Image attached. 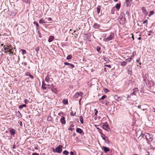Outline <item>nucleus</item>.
<instances>
[{
  "label": "nucleus",
  "mask_w": 155,
  "mask_h": 155,
  "mask_svg": "<svg viewBox=\"0 0 155 155\" xmlns=\"http://www.w3.org/2000/svg\"><path fill=\"white\" fill-rule=\"evenodd\" d=\"M32 155H39L38 153H32Z\"/></svg>",
  "instance_id": "603ef678"
},
{
  "label": "nucleus",
  "mask_w": 155,
  "mask_h": 155,
  "mask_svg": "<svg viewBox=\"0 0 155 155\" xmlns=\"http://www.w3.org/2000/svg\"><path fill=\"white\" fill-rule=\"evenodd\" d=\"M34 24L36 25L37 26V28H38V27L39 26V25H38V23L37 21H34Z\"/></svg>",
  "instance_id": "473e14b6"
},
{
  "label": "nucleus",
  "mask_w": 155,
  "mask_h": 155,
  "mask_svg": "<svg viewBox=\"0 0 155 155\" xmlns=\"http://www.w3.org/2000/svg\"><path fill=\"white\" fill-rule=\"evenodd\" d=\"M104 67H109L110 68H111V66L110 65H105Z\"/></svg>",
  "instance_id": "49530a36"
},
{
  "label": "nucleus",
  "mask_w": 155,
  "mask_h": 155,
  "mask_svg": "<svg viewBox=\"0 0 155 155\" xmlns=\"http://www.w3.org/2000/svg\"><path fill=\"white\" fill-rule=\"evenodd\" d=\"M3 45H3V44H1V46H3Z\"/></svg>",
  "instance_id": "774afa93"
},
{
  "label": "nucleus",
  "mask_w": 155,
  "mask_h": 155,
  "mask_svg": "<svg viewBox=\"0 0 155 155\" xmlns=\"http://www.w3.org/2000/svg\"><path fill=\"white\" fill-rule=\"evenodd\" d=\"M22 1L23 2H25L27 3H28L29 1V0H22Z\"/></svg>",
  "instance_id": "37998d69"
},
{
  "label": "nucleus",
  "mask_w": 155,
  "mask_h": 155,
  "mask_svg": "<svg viewBox=\"0 0 155 155\" xmlns=\"http://www.w3.org/2000/svg\"><path fill=\"white\" fill-rule=\"evenodd\" d=\"M131 60V58H128L126 59L125 60V61L126 62L127 61H128L129 62H130Z\"/></svg>",
  "instance_id": "4c0bfd02"
},
{
  "label": "nucleus",
  "mask_w": 155,
  "mask_h": 155,
  "mask_svg": "<svg viewBox=\"0 0 155 155\" xmlns=\"http://www.w3.org/2000/svg\"><path fill=\"white\" fill-rule=\"evenodd\" d=\"M114 37V34L112 33L108 37L104 38V41H108L113 39Z\"/></svg>",
  "instance_id": "7ed1b4c3"
},
{
  "label": "nucleus",
  "mask_w": 155,
  "mask_h": 155,
  "mask_svg": "<svg viewBox=\"0 0 155 155\" xmlns=\"http://www.w3.org/2000/svg\"><path fill=\"white\" fill-rule=\"evenodd\" d=\"M116 97H117V99L116 98V97H115V98H116V100H117V101H119V97H118L117 96Z\"/></svg>",
  "instance_id": "13d9d810"
},
{
  "label": "nucleus",
  "mask_w": 155,
  "mask_h": 155,
  "mask_svg": "<svg viewBox=\"0 0 155 155\" xmlns=\"http://www.w3.org/2000/svg\"><path fill=\"white\" fill-rule=\"evenodd\" d=\"M138 91V88H135L133 89V92L130 94V95H135Z\"/></svg>",
  "instance_id": "1a4fd4ad"
},
{
  "label": "nucleus",
  "mask_w": 155,
  "mask_h": 155,
  "mask_svg": "<svg viewBox=\"0 0 155 155\" xmlns=\"http://www.w3.org/2000/svg\"><path fill=\"white\" fill-rule=\"evenodd\" d=\"M12 49H13L12 47L11 49H10L9 50H8L7 51V52H9L10 53H12V54H13V52L12 51Z\"/></svg>",
  "instance_id": "72a5a7b5"
},
{
  "label": "nucleus",
  "mask_w": 155,
  "mask_h": 155,
  "mask_svg": "<svg viewBox=\"0 0 155 155\" xmlns=\"http://www.w3.org/2000/svg\"><path fill=\"white\" fill-rule=\"evenodd\" d=\"M103 149L105 152V153H106L107 152L109 151L110 150V149L108 148L105 147H103Z\"/></svg>",
  "instance_id": "a211bd4d"
},
{
  "label": "nucleus",
  "mask_w": 155,
  "mask_h": 155,
  "mask_svg": "<svg viewBox=\"0 0 155 155\" xmlns=\"http://www.w3.org/2000/svg\"><path fill=\"white\" fill-rule=\"evenodd\" d=\"M101 49V47L99 46L97 47V50L98 52H99Z\"/></svg>",
  "instance_id": "58836bf2"
},
{
  "label": "nucleus",
  "mask_w": 155,
  "mask_h": 155,
  "mask_svg": "<svg viewBox=\"0 0 155 155\" xmlns=\"http://www.w3.org/2000/svg\"><path fill=\"white\" fill-rule=\"evenodd\" d=\"M121 65L122 66H125L127 64V62L125 61H121L120 62Z\"/></svg>",
  "instance_id": "aec40b11"
},
{
  "label": "nucleus",
  "mask_w": 155,
  "mask_h": 155,
  "mask_svg": "<svg viewBox=\"0 0 155 155\" xmlns=\"http://www.w3.org/2000/svg\"><path fill=\"white\" fill-rule=\"evenodd\" d=\"M148 21L147 20H145V21H144L143 23V24H145V23H146V22H147Z\"/></svg>",
  "instance_id": "864d4df0"
},
{
  "label": "nucleus",
  "mask_w": 155,
  "mask_h": 155,
  "mask_svg": "<svg viewBox=\"0 0 155 155\" xmlns=\"http://www.w3.org/2000/svg\"><path fill=\"white\" fill-rule=\"evenodd\" d=\"M80 121L81 124H83L84 123L83 120V118L82 116H80Z\"/></svg>",
  "instance_id": "bb28decb"
},
{
  "label": "nucleus",
  "mask_w": 155,
  "mask_h": 155,
  "mask_svg": "<svg viewBox=\"0 0 155 155\" xmlns=\"http://www.w3.org/2000/svg\"><path fill=\"white\" fill-rule=\"evenodd\" d=\"M146 138L147 140L149 141H151L153 140V136L149 134H146Z\"/></svg>",
  "instance_id": "39448f33"
},
{
  "label": "nucleus",
  "mask_w": 155,
  "mask_h": 155,
  "mask_svg": "<svg viewBox=\"0 0 155 155\" xmlns=\"http://www.w3.org/2000/svg\"><path fill=\"white\" fill-rule=\"evenodd\" d=\"M15 145H14L12 147V148L14 149L15 148Z\"/></svg>",
  "instance_id": "052dcab7"
},
{
  "label": "nucleus",
  "mask_w": 155,
  "mask_h": 155,
  "mask_svg": "<svg viewBox=\"0 0 155 155\" xmlns=\"http://www.w3.org/2000/svg\"><path fill=\"white\" fill-rule=\"evenodd\" d=\"M97 128V129H98V131H99V130H100V132H101V131H102V130H101V129H100L99 128H98V127Z\"/></svg>",
  "instance_id": "4d7b16f0"
},
{
  "label": "nucleus",
  "mask_w": 155,
  "mask_h": 155,
  "mask_svg": "<svg viewBox=\"0 0 155 155\" xmlns=\"http://www.w3.org/2000/svg\"><path fill=\"white\" fill-rule=\"evenodd\" d=\"M107 96L106 95H103L99 99V100H104V99Z\"/></svg>",
  "instance_id": "7c9ffc66"
},
{
  "label": "nucleus",
  "mask_w": 155,
  "mask_h": 155,
  "mask_svg": "<svg viewBox=\"0 0 155 155\" xmlns=\"http://www.w3.org/2000/svg\"><path fill=\"white\" fill-rule=\"evenodd\" d=\"M97 12L98 13H99L100 11V8L98 7L97 8Z\"/></svg>",
  "instance_id": "a19ab883"
},
{
  "label": "nucleus",
  "mask_w": 155,
  "mask_h": 155,
  "mask_svg": "<svg viewBox=\"0 0 155 155\" xmlns=\"http://www.w3.org/2000/svg\"><path fill=\"white\" fill-rule=\"evenodd\" d=\"M104 91L105 93H107L108 91L107 89H105V90H104Z\"/></svg>",
  "instance_id": "6e6d98bb"
},
{
  "label": "nucleus",
  "mask_w": 155,
  "mask_h": 155,
  "mask_svg": "<svg viewBox=\"0 0 155 155\" xmlns=\"http://www.w3.org/2000/svg\"><path fill=\"white\" fill-rule=\"evenodd\" d=\"M28 101L26 99L25 100V104H27Z\"/></svg>",
  "instance_id": "09e8293b"
},
{
  "label": "nucleus",
  "mask_w": 155,
  "mask_h": 155,
  "mask_svg": "<svg viewBox=\"0 0 155 155\" xmlns=\"http://www.w3.org/2000/svg\"><path fill=\"white\" fill-rule=\"evenodd\" d=\"M76 131L77 132L81 134H84L83 131V130L81 129V128H77L76 130Z\"/></svg>",
  "instance_id": "9d476101"
},
{
  "label": "nucleus",
  "mask_w": 155,
  "mask_h": 155,
  "mask_svg": "<svg viewBox=\"0 0 155 155\" xmlns=\"http://www.w3.org/2000/svg\"><path fill=\"white\" fill-rule=\"evenodd\" d=\"M95 71V70L94 69H92L91 70V71L92 72H93V71Z\"/></svg>",
  "instance_id": "bf43d9fd"
},
{
  "label": "nucleus",
  "mask_w": 155,
  "mask_h": 155,
  "mask_svg": "<svg viewBox=\"0 0 155 155\" xmlns=\"http://www.w3.org/2000/svg\"><path fill=\"white\" fill-rule=\"evenodd\" d=\"M21 51H22L23 54H25L26 53V51L24 49H22Z\"/></svg>",
  "instance_id": "79ce46f5"
},
{
  "label": "nucleus",
  "mask_w": 155,
  "mask_h": 155,
  "mask_svg": "<svg viewBox=\"0 0 155 155\" xmlns=\"http://www.w3.org/2000/svg\"><path fill=\"white\" fill-rule=\"evenodd\" d=\"M26 105L25 104H22L19 106V108H21L24 107H26Z\"/></svg>",
  "instance_id": "2f4dec72"
},
{
  "label": "nucleus",
  "mask_w": 155,
  "mask_h": 155,
  "mask_svg": "<svg viewBox=\"0 0 155 155\" xmlns=\"http://www.w3.org/2000/svg\"><path fill=\"white\" fill-rule=\"evenodd\" d=\"M25 75L26 76H29L30 78H33V77L30 74V73L27 72L26 73Z\"/></svg>",
  "instance_id": "b1692460"
},
{
  "label": "nucleus",
  "mask_w": 155,
  "mask_h": 155,
  "mask_svg": "<svg viewBox=\"0 0 155 155\" xmlns=\"http://www.w3.org/2000/svg\"><path fill=\"white\" fill-rule=\"evenodd\" d=\"M99 132L101 134V136L102 137L103 139L105 142H106V138H107V137L104 134L102 133V132H100V130L99 131Z\"/></svg>",
  "instance_id": "6e6552de"
},
{
  "label": "nucleus",
  "mask_w": 155,
  "mask_h": 155,
  "mask_svg": "<svg viewBox=\"0 0 155 155\" xmlns=\"http://www.w3.org/2000/svg\"><path fill=\"white\" fill-rule=\"evenodd\" d=\"M10 132L12 135H14L15 134V130L11 129L10 130Z\"/></svg>",
  "instance_id": "f3484780"
},
{
  "label": "nucleus",
  "mask_w": 155,
  "mask_h": 155,
  "mask_svg": "<svg viewBox=\"0 0 155 155\" xmlns=\"http://www.w3.org/2000/svg\"><path fill=\"white\" fill-rule=\"evenodd\" d=\"M79 96V93L78 92H77L74 96V97L75 98H78Z\"/></svg>",
  "instance_id": "393cba45"
},
{
  "label": "nucleus",
  "mask_w": 155,
  "mask_h": 155,
  "mask_svg": "<svg viewBox=\"0 0 155 155\" xmlns=\"http://www.w3.org/2000/svg\"><path fill=\"white\" fill-rule=\"evenodd\" d=\"M130 97V96L129 95H127V98L128 99V98H129Z\"/></svg>",
  "instance_id": "69168bd1"
},
{
  "label": "nucleus",
  "mask_w": 155,
  "mask_h": 155,
  "mask_svg": "<svg viewBox=\"0 0 155 155\" xmlns=\"http://www.w3.org/2000/svg\"><path fill=\"white\" fill-rule=\"evenodd\" d=\"M126 14H129V12H128V11H127L126 12Z\"/></svg>",
  "instance_id": "338daca9"
},
{
  "label": "nucleus",
  "mask_w": 155,
  "mask_h": 155,
  "mask_svg": "<svg viewBox=\"0 0 155 155\" xmlns=\"http://www.w3.org/2000/svg\"><path fill=\"white\" fill-rule=\"evenodd\" d=\"M54 39V38L53 36H50L49 38L48 41L49 42H51L53 41Z\"/></svg>",
  "instance_id": "6ab92c4d"
},
{
  "label": "nucleus",
  "mask_w": 155,
  "mask_h": 155,
  "mask_svg": "<svg viewBox=\"0 0 155 155\" xmlns=\"http://www.w3.org/2000/svg\"><path fill=\"white\" fill-rule=\"evenodd\" d=\"M138 40H140V39H141V37H138Z\"/></svg>",
  "instance_id": "0e129e2a"
},
{
  "label": "nucleus",
  "mask_w": 155,
  "mask_h": 155,
  "mask_svg": "<svg viewBox=\"0 0 155 155\" xmlns=\"http://www.w3.org/2000/svg\"><path fill=\"white\" fill-rule=\"evenodd\" d=\"M62 102L64 104H68V101L67 100L64 99L62 101Z\"/></svg>",
  "instance_id": "5701e85b"
},
{
  "label": "nucleus",
  "mask_w": 155,
  "mask_h": 155,
  "mask_svg": "<svg viewBox=\"0 0 155 155\" xmlns=\"http://www.w3.org/2000/svg\"><path fill=\"white\" fill-rule=\"evenodd\" d=\"M60 121L61 123L63 124H65V118L63 116H62L61 117L60 119Z\"/></svg>",
  "instance_id": "f8f14e48"
},
{
  "label": "nucleus",
  "mask_w": 155,
  "mask_h": 155,
  "mask_svg": "<svg viewBox=\"0 0 155 155\" xmlns=\"http://www.w3.org/2000/svg\"><path fill=\"white\" fill-rule=\"evenodd\" d=\"M17 30L20 33H23L25 32V28L22 25H20L18 27Z\"/></svg>",
  "instance_id": "20e7f679"
},
{
  "label": "nucleus",
  "mask_w": 155,
  "mask_h": 155,
  "mask_svg": "<svg viewBox=\"0 0 155 155\" xmlns=\"http://www.w3.org/2000/svg\"><path fill=\"white\" fill-rule=\"evenodd\" d=\"M52 117L50 116V117H48L47 118V120L48 121H51L52 120Z\"/></svg>",
  "instance_id": "e433bc0d"
},
{
  "label": "nucleus",
  "mask_w": 155,
  "mask_h": 155,
  "mask_svg": "<svg viewBox=\"0 0 155 155\" xmlns=\"http://www.w3.org/2000/svg\"><path fill=\"white\" fill-rule=\"evenodd\" d=\"M64 64L66 65L70 66L72 68H74V64H70L69 63L65 62Z\"/></svg>",
  "instance_id": "ddd939ff"
},
{
  "label": "nucleus",
  "mask_w": 155,
  "mask_h": 155,
  "mask_svg": "<svg viewBox=\"0 0 155 155\" xmlns=\"http://www.w3.org/2000/svg\"><path fill=\"white\" fill-rule=\"evenodd\" d=\"M48 21H51L52 20V19L51 18H48Z\"/></svg>",
  "instance_id": "5fc2aeb1"
},
{
  "label": "nucleus",
  "mask_w": 155,
  "mask_h": 155,
  "mask_svg": "<svg viewBox=\"0 0 155 155\" xmlns=\"http://www.w3.org/2000/svg\"><path fill=\"white\" fill-rule=\"evenodd\" d=\"M79 96L81 97L83 96V93L82 92H81L80 93H79Z\"/></svg>",
  "instance_id": "c03bdc74"
},
{
  "label": "nucleus",
  "mask_w": 155,
  "mask_h": 155,
  "mask_svg": "<svg viewBox=\"0 0 155 155\" xmlns=\"http://www.w3.org/2000/svg\"><path fill=\"white\" fill-rule=\"evenodd\" d=\"M154 33V32H153V31H149V33L148 34V35L149 36H150L151 35V34H153Z\"/></svg>",
  "instance_id": "ea45409f"
},
{
  "label": "nucleus",
  "mask_w": 155,
  "mask_h": 155,
  "mask_svg": "<svg viewBox=\"0 0 155 155\" xmlns=\"http://www.w3.org/2000/svg\"><path fill=\"white\" fill-rule=\"evenodd\" d=\"M39 50V47H37L36 48L35 51H36L38 52V51Z\"/></svg>",
  "instance_id": "a18cd8bd"
},
{
  "label": "nucleus",
  "mask_w": 155,
  "mask_h": 155,
  "mask_svg": "<svg viewBox=\"0 0 155 155\" xmlns=\"http://www.w3.org/2000/svg\"><path fill=\"white\" fill-rule=\"evenodd\" d=\"M53 81L52 78H45L44 81H45L47 85L51 86L52 85V82Z\"/></svg>",
  "instance_id": "f03ea898"
},
{
  "label": "nucleus",
  "mask_w": 155,
  "mask_h": 155,
  "mask_svg": "<svg viewBox=\"0 0 155 155\" xmlns=\"http://www.w3.org/2000/svg\"><path fill=\"white\" fill-rule=\"evenodd\" d=\"M70 155H74V153L72 151H71L70 152Z\"/></svg>",
  "instance_id": "de8ad7c7"
},
{
  "label": "nucleus",
  "mask_w": 155,
  "mask_h": 155,
  "mask_svg": "<svg viewBox=\"0 0 155 155\" xmlns=\"http://www.w3.org/2000/svg\"><path fill=\"white\" fill-rule=\"evenodd\" d=\"M138 108H140L141 107V106L140 105H138V106H137Z\"/></svg>",
  "instance_id": "e2e57ef3"
},
{
  "label": "nucleus",
  "mask_w": 155,
  "mask_h": 155,
  "mask_svg": "<svg viewBox=\"0 0 155 155\" xmlns=\"http://www.w3.org/2000/svg\"><path fill=\"white\" fill-rule=\"evenodd\" d=\"M94 114L96 116L98 113L97 110L96 109H95L94 110Z\"/></svg>",
  "instance_id": "f704fd0d"
},
{
  "label": "nucleus",
  "mask_w": 155,
  "mask_h": 155,
  "mask_svg": "<svg viewBox=\"0 0 155 155\" xmlns=\"http://www.w3.org/2000/svg\"><path fill=\"white\" fill-rule=\"evenodd\" d=\"M69 153V152L66 150H64L63 152V154L65 155H68V154Z\"/></svg>",
  "instance_id": "c85d7f7f"
},
{
  "label": "nucleus",
  "mask_w": 155,
  "mask_h": 155,
  "mask_svg": "<svg viewBox=\"0 0 155 155\" xmlns=\"http://www.w3.org/2000/svg\"><path fill=\"white\" fill-rule=\"evenodd\" d=\"M131 1L132 0H126L127 6H129L130 5V3L131 2Z\"/></svg>",
  "instance_id": "2eb2a0df"
},
{
  "label": "nucleus",
  "mask_w": 155,
  "mask_h": 155,
  "mask_svg": "<svg viewBox=\"0 0 155 155\" xmlns=\"http://www.w3.org/2000/svg\"><path fill=\"white\" fill-rule=\"evenodd\" d=\"M93 27L95 28H100V25L97 23H95L93 25Z\"/></svg>",
  "instance_id": "dca6fc26"
},
{
  "label": "nucleus",
  "mask_w": 155,
  "mask_h": 155,
  "mask_svg": "<svg viewBox=\"0 0 155 155\" xmlns=\"http://www.w3.org/2000/svg\"><path fill=\"white\" fill-rule=\"evenodd\" d=\"M131 35H132V38H133V39L134 40V38L133 35V34H131Z\"/></svg>",
  "instance_id": "680f3d73"
},
{
  "label": "nucleus",
  "mask_w": 155,
  "mask_h": 155,
  "mask_svg": "<svg viewBox=\"0 0 155 155\" xmlns=\"http://www.w3.org/2000/svg\"><path fill=\"white\" fill-rule=\"evenodd\" d=\"M62 146L61 145H59L58 147H56L55 149L53 148V151L54 152H57L59 153H60L62 150Z\"/></svg>",
  "instance_id": "f257e3e1"
},
{
  "label": "nucleus",
  "mask_w": 155,
  "mask_h": 155,
  "mask_svg": "<svg viewBox=\"0 0 155 155\" xmlns=\"http://www.w3.org/2000/svg\"><path fill=\"white\" fill-rule=\"evenodd\" d=\"M76 114V112H75L74 113H73V112L72 111L71 112L70 114L71 116H74Z\"/></svg>",
  "instance_id": "c9c22d12"
},
{
  "label": "nucleus",
  "mask_w": 155,
  "mask_h": 155,
  "mask_svg": "<svg viewBox=\"0 0 155 155\" xmlns=\"http://www.w3.org/2000/svg\"><path fill=\"white\" fill-rule=\"evenodd\" d=\"M141 9L143 11V12L146 15H147L148 14V12L146 10V8L145 7H143L141 8Z\"/></svg>",
  "instance_id": "9b49d317"
},
{
  "label": "nucleus",
  "mask_w": 155,
  "mask_h": 155,
  "mask_svg": "<svg viewBox=\"0 0 155 155\" xmlns=\"http://www.w3.org/2000/svg\"><path fill=\"white\" fill-rule=\"evenodd\" d=\"M12 47L10 45H7L6 47H5V46L4 45L3 48L5 49V52L7 53V51L9 50L10 49H11Z\"/></svg>",
  "instance_id": "423d86ee"
},
{
  "label": "nucleus",
  "mask_w": 155,
  "mask_h": 155,
  "mask_svg": "<svg viewBox=\"0 0 155 155\" xmlns=\"http://www.w3.org/2000/svg\"><path fill=\"white\" fill-rule=\"evenodd\" d=\"M39 23L40 24H44L45 23V22L44 20L42 18L39 20Z\"/></svg>",
  "instance_id": "4be33fe9"
},
{
  "label": "nucleus",
  "mask_w": 155,
  "mask_h": 155,
  "mask_svg": "<svg viewBox=\"0 0 155 155\" xmlns=\"http://www.w3.org/2000/svg\"><path fill=\"white\" fill-rule=\"evenodd\" d=\"M103 128L105 130L108 131L109 128L108 127V124L107 123H105L103 125Z\"/></svg>",
  "instance_id": "0eeeda50"
},
{
  "label": "nucleus",
  "mask_w": 155,
  "mask_h": 155,
  "mask_svg": "<svg viewBox=\"0 0 155 155\" xmlns=\"http://www.w3.org/2000/svg\"><path fill=\"white\" fill-rule=\"evenodd\" d=\"M147 133H141L140 135V137H141L142 138H143V137H144L145 136V137H146V134H147Z\"/></svg>",
  "instance_id": "412c9836"
},
{
  "label": "nucleus",
  "mask_w": 155,
  "mask_h": 155,
  "mask_svg": "<svg viewBox=\"0 0 155 155\" xmlns=\"http://www.w3.org/2000/svg\"><path fill=\"white\" fill-rule=\"evenodd\" d=\"M42 87L43 90H46V87H45V85H47V84L45 83V81H42Z\"/></svg>",
  "instance_id": "4468645a"
},
{
  "label": "nucleus",
  "mask_w": 155,
  "mask_h": 155,
  "mask_svg": "<svg viewBox=\"0 0 155 155\" xmlns=\"http://www.w3.org/2000/svg\"><path fill=\"white\" fill-rule=\"evenodd\" d=\"M72 58V56H71V55H68L67 56V58H66V59L67 60H69V59H71Z\"/></svg>",
  "instance_id": "a878e982"
},
{
  "label": "nucleus",
  "mask_w": 155,
  "mask_h": 155,
  "mask_svg": "<svg viewBox=\"0 0 155 155\" xmlns=\"http://www.w3.org/2000/svg\"><path fill=\"white\" fill-rule=\"evenodd\" d=\"M22 64L24 65L25 66L27 65V64L25 62H23Z\"/></svg>",
  "instance_id": "8fccbe9b"
},
{
  "label": "nucleus",
  "mask_w": 155,
  "mask_h": 155,
  "mask_svg": "<svg viewBox=\"0 0 155 155\" xmlns=\"http://www.w3.org/2000/svg\"><path fill=\"white\" fill-rule=\"evenodd\" d=\"M73 129V128H71V127H69L68 128V130H72Z\"/></svg>",
  "instance_id": "3c124183"
},
{
  "label": "nucleus",
  "mask_w": 155,
  "mask_h": 155,
  "mask_svg": "<svg viewBox=\"0 0 155 155\" xmlns=\"http://www.w3.org/2000/svg\"><path fill=\"white\" fill-rule=\"evenodd\" d=\"M154 12L153 11H151L150 12V14L149 15V17H150L152 15L154 14Z\"/></svg>",
  "instance_id": "c756f323"
},
{
  "label": "nucleus",
  "mask_w": 155,
  "mask_h": 155,
  "mask_svg": "<svg viewBox=\"0 0 155 155\" xmlns=\"http://www.w3.org/2000/svg\"><path fill=\"white\" fill-rule=\"evenodd\" d=\"M115 6H116V8L118 10L120 9V4H116Z\"/></svg>",
  "instance_id": "cd10ccee"
}]
</instances>
